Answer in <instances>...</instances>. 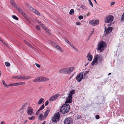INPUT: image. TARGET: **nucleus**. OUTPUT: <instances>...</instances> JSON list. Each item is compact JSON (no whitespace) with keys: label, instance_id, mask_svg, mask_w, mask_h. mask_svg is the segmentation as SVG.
<instances>
[{"label":"nucleus","instance_id":"5","mask_svg":"<svg viewBox=\"0 0 124 124\" xmlns=\"http://www.w3.org/2000/svg\"><path fill=\"white\" fill-rule=\"evenodd\" d=\"M105 42L103 41H101L98 44L97 50H99L100 52H102L104 49Z\"/></svg>","mask_w":124,"mask_h":124},{"label":"nucleus","instance_id":"1","mask_svg":"<svg viewBox=\"0 0 124 124\" xmlns=\"http://www.w3.org/2000/svg\"><path fill=\"white\" fill-rule=\"evenodd\" d=\"M102 56L100 54H97L95 55L92 62V65L93 66L95 63L101 62L102 61Z\"/></svg>","mask_w":124,"mask_h":124},{"label":"nucleus","instance_id":"19","mask_svg":"<svg viewBox=\"0 0 124 124\" xmlns=\"http://www.w3.org/2000/svg\"><path fill=\"white\" fill-rule=\"evenodd\" d=\"M24 42L28 46H29L31 48L33 49L34 50L35 49V48L33 46L31 45L30 44V43H29L27 41H26V40H24Z\"/></svg>","mask_w":124,"mask_h":124},{"label":"nucleus","instance_id":"39","mask_svg":"<svg viewBox=\"0 0 124 124\" xmlns=\"http://www.w3.org/2000/svg\"><path fill=\"white\" fill-rule=\"evenodd\" d=\"M40 27L38 25H37L36 26V28L38 30H40Z\"/></svg>","mask_w":124,"mask_h":124},{"label":"nucleus","instance_id":"14","mask_svg":"<svg viewBox=\"0 0 124 124\" xmlns=\"http://www.w3.org/2000/svg\"><path fill=\"white\" fill-rule=\"evenodd\" d=\"M72 97L71 96L68 95L67 97L66 98L65 104H68V103H71L72 102Z\"/></svg>","mask_w":124,"mask_h":124},{"label":"nucleus","instance_id":"15","mask_svg":"<svg viewBox=\"0 0 124 124\" xmlns=\"http://www.w3.org/2000/svg\"><path fill=\"white\" fill-rule=\"evenodd\" d=\"M17 9L18 11L21 13L22 15L24 17H26V15L25 14L24 12L21 9L19 8H17Z\"/></svg>","mask_w":124,"mask_h":124},{"label":"nucleus","instance_id":"63","mask_svg":"<svg viewBox=\"0 0 124 124\" xmlns=\"http://www.w3.org/2000/svg\"><path fill=\"white\" fill-rule=\"evenodd\" d=\"M28 22H29V23H31V22L30 21V20H28Z\"/></svg>","mask_w":124,"mask_h":124},{"label":"nucleus","instance_id":"58","mask_svg":"<svg viewBox=\"0 0 124 124\" xmlns=\"http://www.w3.org/2000/svg\"><path fill=\"white\" fill-rule=\"evenodd\" d=\"M64 40H65V41L67 43L68 41H69L68 40H67V39H64Z\"/></svg>","mask_w":124,"mask_h":124},{"label":"nucleus","instance_id":"47","mask_svg":"<svg viewBox=\"0 0 124 124\" xmlns=\"http://www.w3.org/2000/svg\"><path fill=\"white\" fill-rule=\"evenodd\" d=\"M40 25H41L42 27L44 29H45V28H46V27L45 26V25L43 24H42V23H41L40 24Z\"/></svg>","mask_w":124,"mask_h":124},{"label":"nucleus","instance_id":"17","mask_svg":"<svg viewBox=\"0 0 124 124\" xmlns=\"http://www.w3.org/2000/svg\"><path fill=\"white\" fill-rule=\"evenodd\" d=\"M90 53L89 52L87 55L86 57L88 58V60L89 61H91L93 58V56L92 55L90 54Z\"/></svg>","mask_w":124,"mask_h":124},{"label":"nucleus","instance_id":"64","mask_svg":"<svg viewBox=\"0 0 124 124\" xmlns=\"http://www.w3.org/2000/svg\"><path fill=\"white\" fill-rule=\"evenodd\" d=\"M27 122V120H25V121L24 122V123L25 124L26 122Z\"/></svg>","mask_w":124,"mask_h":124},{"label":"nucleus","instance_id":"38","mask_svg":"<svg viewBox=\"0 0 124 124\" xmlns=\"http://www.w3.org/2000/svg\"><path fill=\"white\" fill-rule=\"evenodd\" d=\"M70 46L76 51H78V49L75 46H74L72 44Z\"/></svg>","mask_w":124,"mask_h":124},{"label":"nucleus","instance_id":"57","mask_svg":"<svg viewBox=\"0 0 124 124\" xmlns=\"http://www.w3.org/2000/svg\"><path fill=\"white\" fill-rule=\"evenodd\" d=\"M37 22H38V23H39V24H40L41 23V22L40 21H38V20H37Z\"/></svg>","mask_w":124,"mask_h":124},{"label":"nucleus","instance_id":"25","mask_svg":"<svg viewBox=\"0 0 124 124\" xmlns=\"http://www.w3.org/2000/svg\"><path fill=\"white\" fill-rule=\"evenodd\" d=\"M89 71H86L85 72L84 74V77L85 78H87V75Z\"/></svg>","mask_w":124,"mask_h":124},{"label":"nucleus","instance_id":"45","mask_svg":"<svg viewBox=\"0 0 124 124\" xmlns=\"http://www.w3.org/2000/svg\"><path fill=\"white\" fill-rule=\"evenodd\" d=\"M83 16H80L79 17H78L79 19V20H81L83 18Z\"/></svg>","mask_w":124,"mask_h":124},{"label":"nucleus","instance_id":"20","mask_svg":"<svg viewBox=\"0 0 124 124\" xmlns=\"http://www.w3.org/2000/svg\"><path fill=\"white\" fill-rule=\"evenodd\" d=\"M44 99L43 98H40L38 102V104L40 105L42 103H43L44 102Z\"/></svg>","mask_w":124,"mask_h":124},{"label":"nucleus","instance_id":"61","mask_svg":"<svg viewBox=\"0 0 124 124\" xmlns=\"http://www.w3.org/2000/svg\"><path fill=\"white\" fill-rule=\"evenodd\" d=\"M93 29V31H92V33H93L94 31V30Z\"/></svg>","mask_w":124,"mask_h":124},{"label":"nucleus","instance_id":"10","mask_svg":"<svg viewBox=\"0 0 124 124\" xmlns=\"http://www.w3.org/2000/svg\"><path fill=\"white\" fill-rule=\"evenodd\" d=\"M89 23L95 26L99 24V21L98 20H92L89 21Z\"/></svg>","mask_w":124,"mask_h":124},{"label":"nucleus","instance_id":"11","mask_svg":"<svg viewBox=\"0 0 124 124\" xmlns=\"http://www.w3.org/2000/svg\"><path fill=\"white\" fill-rule=\"evenodd\" d=\"M105 31H106L105 33V35L111 32L113 28L112 27H108V29H107L106 27H105Z\"/></svg>","mask_w":124,"mask_h":124},{"label":"nucleus","instance_id":"33","mask_svg":"<svg viewBox=\"0 0 124 124\" xmlns=\"http://www.w3.org/2000/svg\"><path fill=\"white\" fill-rule=\"evenodd\" d=\"M45 106L44 104L42 105V106L40 107V108L39 109V110L40 111L43 109L44 108Z\"/></svg>","mask_w":124,"mask_h":124},{"label":"nucleus","instance_id":"62","mask_svg":"<svg viewBox=\"0 0 124 124\" xmlns=\"http://www.w3.org/2000/svg\"><path fill=\"white\" fill-rule=\"evenodd\" d=\"M93 33H91L90 34V36H89V37H90L91 35H92V34Z\"/></svg>","mask_w":124,"mask_h":124},{"label":"nucleus","instance_id":"22","mask_svg":"<svg viewBox=\"0 0 124 124\" xmlns=\"http://www.w3.org/2000/svg\"><path fill=\"white\" fill-rule=\"evenodd\" d=\"M55 47L57 48V49H58L61 52H63V50L58 45H56Z\"/></svg>","mask_w":124,"mask_h":124},{"label":"nucleus","instance_id":"30","mask_svg":"<svg viewBox=\"0 0 124 124\" xmlns=\"http://www.w3.org/2000/svg\"><path fill=\"white\" fill-rule=\"evenodd\" d=\"M45 31L48 34H50V31L48 30V29H47L46 28H45V29H44Z\"/></svg>","mask_w":124,"mask_h":124},{"label":"nucleus","instance_id":"16","mask_svg":"<svg viewBox=\"0 0 124 124\" xmlns=\"http://www.w3.org/2000/svg\"><path fill=\"white\" fill-rule=\"evenodd\" d=\"M50 110V109L49 108H48L47 109V110L45 111V113L44 115V116L46 118V117L49 113Z\"/></svg>","mask_w":124,"mask_h":124},{"label":"nucleus","instance_id":"52","mask_svg":"<svg viewBox=\"0 0 124 124\" xmlns=\"http://www.w3.org/2000/svg\"><path fill=\"white\" fill-rule=\"evenodd\" d=\"M80 8L83 9H85V7L83 5H82L80 7Z\"/></svg>","mask_w":124,"mask_h":124},{"label":"nucleus","instance_id":"7","mask_svg":"<svg viewBox=\"0 0 124 124\" xmlns=\"http://www.w3.org/2000/svg\"><path fill=\"white\" fill-rule=\"evenodd\" d=\"M60 115L59 113L54 114L52 119V121L54 123H56L59 121Z\"/></svg>","mask_w":124,"mask_h":124},{"label":"nucleus","instance_id":"6","mask_svg":"<svg viewBox=\"0 0 124 124\" xmlns=\"http://www.w3.org/2000/svg\"><path fill=\"white\" fill-rule=\"evenodd\" d=\"M26 5L27 8L31 11L32 12H33L35 13L36 15L39 16H40L41 14L40 13L36 10L34 9V8L32 7L29 5L27 4H26Z\"/></svg>","mask_w":124,"mask_h":124},{"label":"nucleus","instance_id":"53","mask_svg":"<svg viewBox=\"0 0 124 124\" xmlns=\"http://www.w3.org/2000/svg\"><path fill=\"white\" fill-rule=\"evenodd\" d=\"M81 117V116H78L77 117V119H79Z\"/></svg>","mask_w":124,"mask_h":124},{"label":"nucleus","instance_id":"46","mask_svg":"<svg viewBox=\"0 0 124 124\" xmlns=\"http://www.w3.org/2000/svg\"><path fill=\"white\" fill-rule=\"evenodd\" d=\"M21 80H25L24 76H21Z\"/></svg>","mask_w":124,"mask_h":124},{"label":"nucleus","instance_id":"9","mask_svg":"<svg viewBox=\"0 0 124 124\" xmlns=\"http://www.w3.org/2000/svg\"><path fill=\"white\" fill-rule=\"evenodd\" d=\"M64 124H72L73 121L70 117L66 118L63 121Z\"/></svg>","mask_w":124,"mask_h":124},{"label":"nucleus","instance_id":"36","mask_svg":"<svg viewBox=\"0 0 124 124\" xmlns=\"http://www.w3.org/2000/svg\"><path fill=\"white\" fill-rule=\"evenodd\" d=\"M69 68L70 70V72L74 70V67H71Z\"/></svg>","mask_w":124,"mask_h":124},{"label":"nucleus","instance_id":"8","mask_svg":"<svg viewBox=\"0 0 124 124\" xmlns=\"http://www.w3.org/2000/svg\"><path fill=\"white\" fill-rule=\"evenodd\" d=\"M84 72H81L78 74L76 78V79L78 82L81 81L83 78Z\"/></svg>","mask_w":124,"mask_h":124},{"label":"nucleus","instance_id":"31","mask_svg":"<svg viewBox=\"0 0 124 124\" xmlns=\"http://www.w3.org/2000/svg\"><path fill=\"white\" fill-rule=\"evenodd\" d=\"M59 72L61 73H64V69H60L59 70Z\"/></svg>","mask_w":124,"mask_h":124},{"label":"nucleus","instance_id":"28","mask_svg":"<svg viewBox=\"0 0 124 124\" xmlns=\"http://www.w3.org/2000/svg\"><path fill=\"white\" fill-rule=\"evenodd\" d=\"M74 14V10L73 9L70 10V12L69 14L70 15H72Z\"/></svg>","mask_w":124,"mask_h":124},{"label":"nucleus","instance_id":"41","mask_svg":"<svg viewBox=\"0 0 124 124\" xmlns=\"http://www.w3.org/2000/svg\"><path fill=\"white\" fill-rule=\"evenodd\" d=\"M89 0V4H90V5L92 7H93V4L92 2L91 1V0Z\"/></svg>","mask_w":124,"mask_h":124},{"label":"nucleus","instance_id":"13","mask_svg":"<svg viewBox=\"0 0 124 124\" xmlns=\"http://www.w3.org/2000/svg\"><path fill=\"white\" fill-rule=\"evenodd\" d=\"M60 96V94H57L54 95L53 96L50 97L49 99L50 101H53L55 100Z\"/></svg>","mask_w":124,"mask_h":124},{"label":"nucleus","instance_id":"43","mask_svg":"<svg viewBox=\"0 0 124 124\" xmlns=\"http://www.w3.org/2000/svg\"><path fill=\"white\" fill-rule=\"evenodd\" d=\"M51 44L52 45L55 47L57 45L55 43L53 42H52Z\"/></svg>","mask_w":124,"mask_h":124},{"label":"nucleus","instance_id":"49","mask_svg":"<svg viewBox=\"0 0 124 124\" xmlns=\"http://www.w3.org/2000/svg\"><path fill=\"white\" fill-rule=\"evenodd\" d=\"M48 104V101H46L45 103V106H46Z\"/></svg>","mask_w":124,"mask_h":124},{"label":"nucleus","instance_id":"48","mask_svg":"<svg viewBox=\"0 0 124 124\" xmlns=\"http://www.w3.org/2000/svg\"><path fill=\"white\" fill-rule=\"evenodd\" d=\"M95 118L96 119H98L100 118V116L99 115H96L95 116Z\"/></svg>","mask_w":124,"mask_h":124},{"label":"nucleus","instance_id":"51","mask_svg":"<svg viewBox=\"0 0 124 124\" xmlns=\"http://www.w3.org/2000/svg\"><path fill=\"white\" fill-rule=\"evenodd\" d=\"M40 110H39V109L36 112V115H38L39 114V111H40Z\"/></svg>","mask_w":124,"mask_h":124},{"label":"nucleus","instance_id":"55","mask_svg":"<svg viewBox=\"0 0 124 124\" xmlns=\"http://www.w3.org/2000/svg\"><path fill=\"white\" fill-rule=\"evenodd\" d=\"M0 124H6L5 122L3 121H2V122H1V123H0Z\"/></svg>","mask_w":124,"mask_h":124},{"label":"nucleus","instance_id":"26","mask_svg":"<svg viewBox=\"0 0 124 124\" xmlns=\"http://www.w3.org/2000/svg\"><path fill=\"white\" fill-rule=\"evenodd\" d=\"M10 2L13 6L14 7H16V5L15 4V1L14 0H10Z\"/></svg>","mask_w":124,"mask_h":124},{"label":"nucleus","instance_id":"21","mask_svg":"<svg viewBox=\"0 0 124 124\" xmlns=\"http://www.w3.org/2000/svg\"><path fill=\"white\" fill-rule=\"evenodd\" d=\"M75 93V90H72L69 93L68 95L70 96H71L72 97V95L74 94Z\"/></svg>","mask_w":124,"mask_h":124},{"label":"nucleus","instance_id":"40","mask_svg":"<svg viewBox=\"0 0 124 124\" xmlns=\"http://www.w3.org/2000/svg\"><path fill=\"white\" fill-rule=\"evenodd\" d=\"M2 83H3V85L4 86H5V87L8 86V85H6V83L3 80L2 81Z\"/></svg>","mask_w":124,"mask_h":124},{"label":"nucleus","instance_id":"3","mask_svg":"<svg viewBox=\"0 0 124 124\" xmlns=\"http://www.w3.org/2000/svg\"><path fill=\"white\" fill-rule=\"evenodd\" d=\"M114 17L113 16L109 15L106 16L104 19V22L106 23H109L108 26H110L111 24V22L114 19Z\"/></svg>","mask_w":124,"mask_h":124},{"label":"nucleus","instance_id":"4","mask_svg":"<svg viewBox=\"0 0 124 124\" xmlns=\"http://www.w3.org/2000/svg\"><path fill=\"white\" fill-rule=\"evenodd\" d=\"M49 80V78L41 76L37 77L34 79L33 81L35 82H45Z\"/></svg>","mask_w":124,"mask_h":124},{"label":"nucleus","instance_id":"34","mask_svg":"<svg viewBox=\"0 0 124 124\" xmlns=\"http://www.w3.org/2000/svg\"><path fill=\"white\" fill-rule=\"evenodd\" d=\"M12 17L14 19L17 20H18V18L16 16L13 15L12 16Z\"/></svg>","mask_w":124,"mask_h":124},{"label":"nucleus","instance_id":"27","mask_svg":"<svg viewBox=\"0 0 124 124\" xmlns=\"http://www.w3.org/2000/svg\"><path fill=\"white\" fill-rule=\"evenodd\" d=\"M13 78L17 79H21V76H18L15 77H14L12 78Z\"/></svg>","mask_w":124,"mask_h":124},{"label":"nucleus","instance_id":"2","mask_svg":"<svg viewBox=\"0 0 124 124\" xmlns=\"http://www.w3.org/2000/svg\"><path fill=\"white\" fill-rule=\"evenodd\" d=\"M70 106L68 104H65L61 107L60 111L62 114H65L69 112Z\"/></svg>","mask_w":124,"mask_h":124},{"label":"nucleus","instance_id":"37","mask_svg":"<svg viewBox=\"0 0 124 124\" xmlns=\"http://www.w3.org/2000/svg\"><path fill=\"white\" fill-rule=\"evenodd\" d=\"M5 65L7 66H10V64L9 62H6L5 63Z\"/></svg>","mask_w":124,"mask_h":124},{"label":"nucleus","instance_id":"12","mask_svg":"<svg viewBox=\"0 0 124 124\" xmlns=\"http://www.w3.org/2000/svg\"><path fill=\"white\" fill-rule=\"evenodd\" d=\"M33 110L32 108L30 107L28 108L27 113L29 115H32L33 113Z\"/></svg>","mask_w":124,"mask_h":124},{"label":"nucleus","instance_id":"60","mask_svg":"<svg viewBox=\"0 0 124 124\" xmlns=\"http://www.w3.org/2000/svg\"><path fill=\"white\" fill-rule=\"evenodd\" d=\"M46 123V121H44L42 124H45Z\"/></svg>","mask_w":124,"mask_h":124},{"label":"nucleus","instance_id":"50","mask_svg":"<svg viewBox=\"0 0 124 124\" xmlns=\"http://www.w3.org/2000/svg\"><path fill=\"white\" fill-rule=\"evenodd\" d=\"M115 3V2L114 1L113 2H112L110 4V5L111 6H113L114 5Z\"/></svg>","mask_w":124,"mask_h":124},{"label":"nucleus","instance_id":"42","mask_svg":"<svg viewBox=\"0 0 124 124\" xmlns=\"http://www.w3.org/2000/svg\"><path fill=\"white\" fill-rule=\"evenodd\" d=\"M15 86L16 85V83H13V84H10L9 85H8V86Z\"/></svg>","mask_w":124,"mask_h":124},{"label":"nucleus","instance_id":"44","mask_svg":"<svg viewBox=\"0 0 124 124\" xmlns=\"http://www.w3.org/2000/svg\"><path fill=\"white\" fill-rule=\"evenodd\" d=\"M35 64L36 66L38 68H39L40 67V65L39 64L37 63H35Z\"/></svg>","mask_w":124,"mask_h":124},{"label":"nucleus","instance_id":"59","mask_svg":"<svg viewBox=\"0 0 124 124\" xmlns=\"http://www.w3.org/2000/svg\"><path fill=\"white\" fill-rule=\"evenodd\" d=\"M81 24V23L80 22H77V25H79Z\"/></svg>","mask_w":124,"mask_h":124},{"label":"nucleus","instance_id":"35","mask_svg":"<svg viewBox=\"0 0 124 124\" xmlns=\"http://www.w3.org/2000/svg\"><path fill=\"white\" fill-rule=\"evenodd\" d=\"M25 80H27L31 78V77L29 76H25Z\"/></svg>","mask_w":124,"mask_h":124},{"label":"nucleus","instance_id":"23","mask_svg":"<svg viewBox=\"0 0 124 124\" xmlns=\"http://www.w3.org/2000/svg\"><path fill=\"white\" fill-rule=\"evenodd\" d=\"M16 83V85L18 86V85H25V83L24 82H21L17 83Z\"/></svg>","mask_w":124,"mask_h":124},{"label":"nucleus","instance_id":"54","mask_svg":"<svg viewBox=\"0 0 124 124\" xmlns=\"http://www.w3.org/2000/svg\"><path fill=\"white\" fill-rule=\"evenodd\" d=\"M1 41V42L3 43L4 44H6V43H5V42L4 41H3V40H1L0 41Z\"/></svg>","mask_w":124,"mask_h":124},{"label":"nucleus","instance_id":"24","mask_svg":"<svg viewBox=\"0 0 124 124\" xmlns=\"http://www.w3.org/2000/svg\"><path fill=\"white\" fill-rule=\"evenodd\" d=\"M70 73V70L69 68L64 69V73L68 74Z\"/></svg>","mask_w":124,"mask_h":124},{"label":"nucleus","instance_id":"56","mask_svg":"<svg viewBox=\"0 0 124 124\" xmlns=\"http://www.w3.org/2000/svg\"><path fill=\"white\" fill-rule=\"evenodd\" d=\"M67 43L69 45H70V46H71L72 44H71V43L69 41H68V42H67Z\"/></svg>","mask_w":124,"mask_h":124},{"label":"nucleus","instance_id":"18","mask_svg":"<svg viewBox=\"0 0 124 124\" xmlns=\"http://www.w3.org/2000/svg\"><path fill=\"white\" fill-rule=\"evenodd\" d=\"M46 118L44 116H43V115L41 114H40L39 116V119L40 120H43L46 119Z\"/></svg>","mask_w":124,"mask_h":124},{"label":"nucleus","instance_id":"32","mask_svg":"<svg viewBox=\"0 0 124 124\" xmlns=\"http://www.w3.org/2000/svg\"><path fill=\"white\" fill-rule=\"evenodd\" d=\"M124 21V13H123L122 15L121 19V21Z\"/></svg>","mask_w":124,"mask_h":124},{"label":"nucleus","instance_id":"29","mask_svg":"<svg viewBox=\"0 0 124 124\" xmlns=\"http://www.w3.org/2000/svg\"><path fill=\"white\" fill-rule=\"evenodd\" d=\"M28 118L30 120H34L35 118V117L34 116H32L31 117H28Z\"/></svg>","mask_w":124,"mask_h":124}]
</instances>
